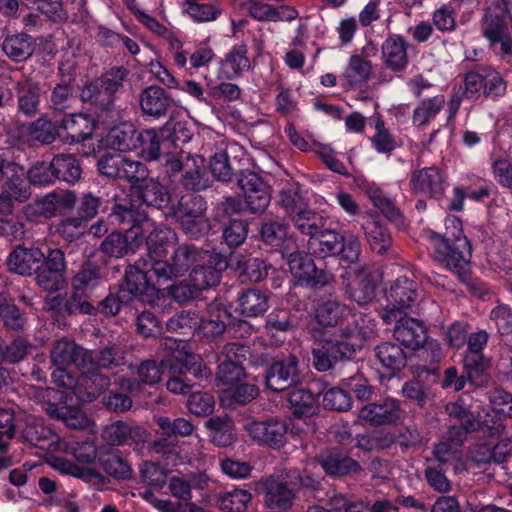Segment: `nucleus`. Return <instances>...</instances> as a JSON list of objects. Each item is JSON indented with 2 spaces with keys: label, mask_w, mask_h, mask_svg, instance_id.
Instances as JSON below:
<instances>
[{
  "label": "nucleus",
  "mask_w": 512,
  "mask_h": 512,
  "mask_svg": "<svg viewBox=\"0 0 512 512\" xmlns=\"http://www.w3.org/2000/svg\"><path fill=\"white\" fill-rule=\"evenodd\" d=\"M344 340L335 332L318 347L312 350L313 366L320 372L330 370L336 361L350 359L354 355H344Z\"/></svg>",
  "instance_id": "19"
},
{
  "label": "nucleus",
  "mask_w": 512,
  "mask_h": 512,
  "mask_svg": "<svg viewBox=\"0 0 512 512\" xmlns=\"http://www.w3.org/2000/svg\"><path fill=\"white\" fill-rule=\"evenodd\" d=\"M299 379L298 359L289 356L272 363L266 372L265 384L271 391L279 392L297 383Z\"/></svg>",
  "instance_id": "18"
},
{
  "label": "nucleus",
  "mask_w": 512,
  "mask_h": 512,
  "mask_svg": "<svg viewBox=\"0 0 512 512\" xmlns=\"http://www.w3.org/2000/svg\"><path fill=\"white\" fill-rule=\"evenodd\" d=\"M19 110L25 115H34L40 103V87L32 80H24L17 84Z\"/></svg>",
  "instance_id": "48"
},
{
  "label": "nucleus",
  "mask_w": 512,
  "mask_h": 512,
  "mask_svg": "<svg viewBox=\"0 0 512 512\" xmlns=\"http://www.w3.org/2000/svg\"><path fill=\"white\" fill-rule=\"evenodd\" d=\"M340 240L341 235L335 230L322 228L319 233L310 237L308 248L316 257L326 258L339 254Z\"/></svg>",
  "instance_id": "39"
},
{
  "label": "nucleus",
  "mask_w": 512,
  "mask_h": 512,
  "mask_svg": "<svg viewBox=\"0 0 512 512\" xmlns=\"http://www.w3.org/2000/svg\"><path fill=\"white\" fill-rule=\"evenodd\" d=\"M171 358L162 360L159 364L155 361L148 360L140 364L137 369V374L140 381L132 378L122 377L119 381V386L129 391L130 393H137L141 390V383L153 385L158 383L163 373L167 370Z\"/></svg>",
  "instance_id": "24"
},
{
  "label": "nucleus",
  "mask_w": 512,
  "mask_h": 512,
  "mask_svg": "<svg viewBox=\"0 0 512 512\" xmlns=\"http://www.w3.org/2000/svg\"><path fill=\"white\" fill-rule=\"evenodd\" d=\"M84 354H87V350L70 339L62 338L54 342L50 351V358L52 364L56 367H68L75 364L80 370V364L84 362Z\"/></svg>",
  "instance_id": "31"
},
{
  "label": "nucleus",
  "mask_w": 512,
  "mask_h": 512,
  "mask_svg": "<svg viewBox=\"0 0 512 512\" xmlns=\"http://www.w3.org/2000/svg\"><path fill=\"white\" fill-rule=\"evenodd\" d=\"M83 359L80 372L83 378H88L91 382L88 400H93L110 383L108 377L99 374L100 369H114L126 364L125 351L116 344H110L96 352L87 350Z\"/></svg>",
  "instance_id": "6"
},
{
  "label": "nucleus",
  "mask_w": 512,
  "mask_h": 512,
  "mask_svg": "<svg viewBox=\"0 0 512 512\" xmlns=\"http://www.w3.org/2000/svg\"><path fill=\"white\" fill-rule=\"evenodd\" d=\"M349 280L348 291L350 297L359 305H364L374 298L375 286L364 270L349 268L346 271Z\"/></svg>",
  "instance_id": "35"
},
{
  "label": "nucleus",
  "mask_w": 512,
  "mask_h": 512,
  "mask_svg": "<svg viewBox=\"0 0 512 512\" xmlns=\"http://www.w3.org/2000/svg\"><path fill=\"white\" fill-rule=\"evenodd\" d=\"M205 426L208 429L209 436L214 444L227 447L234 442V426L229 417H211L206 421Z\"/></svg>",
  "instance_id": "44"
},
{
  "label": "nucleus",
  "mask_w": 512,
  "mask_h": 512,
  "mask_svg": "<svg viewBox=\"0 0 512 512\" xmlns=\"http://www.w3.org/2000/svg\"><path fill=\"white\" fill-rule=\"evenodd\" d=\"M459 8L457 0H451L433 13V24L441 32H451L456 26V11Z\"/></svg>",
  "instance_id": "64"
},
{
  "label": "nucleus",
  "mask_w": 512,
  "mask_h": 512,
  "mask_svg": "<svg viewBox=\"0 0 512 512\" xmlns=\"http://www.w3.org/2000/svg\"><path fill=\"white\" fill-rule=\"evenodd\" d=\"M395 321L394 337L404 346L416 350L427 342L426 328L418 319L401 315Z\"/></svg>",
  "instance_id": "25"
},
{
  "label": "nucleus",
  "mask_w": 512,
  "mask_h": 512,
  "mask_svg": "<svg viewBox=\"0 0 512 512\" xmlns=\"http://www.w3.org/2000/svg\"><path fill=\"white\" fill-rule=\"evenodd\" d=\"M387 305L382 313L385 323H391L407 313L433 317L438 312V304L430 299L419 300L418 284L406 277L397 278L386 291Z\"/></svg>",
  "instance_id": "1"
},
{
  "label": "nucleus",
  "mask_w": 512,
  "mask_h": 512,
  "mask_svg": "<svg viewBox=\"0 0 512 512\" xmlns=\"http://www.w3.org/2000/svg\"><path fill=\"white\" fill-rule=\"evenodd\" d=\"M410 189L415 194L431 197L440 196L444 192V178L439 169L426 167L412 172Z\"/></svg>",
  "instance_id": "26"
},
{
  "label": "nucleus",
  "mask_w": 512,
  "mask_h": 512,
  "mask_svg": "<svg viewBox=\"0 0 512 512\" xmlns=\"http://www.w3.org/2000/svg\"><path fill=\"white\" fill-rule=\"evenodd\" d=\"M43 398L47 399L42 404V409L51 417L61 419L66 426L73 429L85 430L90 434H95L97 429L95 423L79 408L58 405L52 403L50 399H61L62 393L47 388L43 391Z\"/></svg>",
  "instance_id": "10"
},
{
  "label": "nucleus",
  "mask_w": 512,
  "mask_h": 512,
  "mask_svg": "<svg viewBox=\"0 0 512 512\" xmlns=\"http://www.w3.org/2000/svg\"><path fill=\"white\" fill-rule=\"evenodd\" d=\"M76 196L72 192L60 195L55 192L48 193L24 207V215L30 221H40L56 216L61 206L72 207Z\"/></svg>",
  "instance_id": "17"
},
{
  "label": "nucleus",
  "mask_w": 512,
  "mask_h": 512,
  "mask_svg": "<svg viewBox=\"0 0 512 512\" xmlns=\"http://www.w3.org/2000/svg\"><path fill=\"white\" fill-rule=\"evenodd\" d=\"M403 418V411L398 401L385 399L382 403H373L363 407L359 419L373 425L395 424Z\"/></svg>",
  "instance_id": "23"
},
{
  "label": "nucleus",
  "mask_w": 512,
  "mask_h": 512,
  "mask_svg": "<svg viewBox=\"0 0 512 512\" xmlns=\"http://www.w3.org/2000/svg\"><path fill=\"white\" fill-rule=\"evenodd\" d=\"M317 468L316 462L306 465L304 474L293 469L287 472L282 481L270 479L266 483L265 502L270 509L287 510L291 507L296 493V487L316 488L319 484V476L312 474Z\"/></svg>",
  "instance_id": "5"
},
{
  "label": "nucleus",
  "mask_w": 512,
  "mask_h": 512,
  "mask_svg": "<svg viewBox=\"0 0 512 512\" xmlns=\"http://www.w3.org/2000/svg\"><path fill=\"white\" fill-rule=\"evenodd\" d=\"M363 229L371 249L379 254L384 253L391 245L390 233L375 219L364 223Z\"/></svg>",
  "instance_id": "54"
},
{
  "label": "nucleus",
  "mask_w": 512,
  "mask_h": 512,
  "mask_svg": "<svg viewBox=\"0 0 512 512\" xmlns=\"http://www.w3.org/2000/svg\"><path fill=\"white\" fill-rule=\"evenodd\" d=\"M58 452L71 454L82 463H91L96 458V446L91 440L70 442L62 439Z\"/></svg>",
  "instance_id": "63"
},
{
  "label": "nucleus",
  "mask_w": 512,
  "mask_h": 512,
  "mask_svg": "<svg viewBox=\"0 0 512 512\" xmlns=\"http://www.w3.org/2000/svg\"><path fill=\"white\" fill-rule=\"evenodd\" d=\"M375 351L379 362L391 374L400 371L406 365V354L403 349L395 343H382L376 347Z\"/></svg>",
  "instance_id": "45"
},
{
  "label": "nucleus",
  "mask_w": 512,
  "mask_h": 512,
  "mask_svg": "<svg viewBox=\"0 0 512 512\" xmlns=\"http://www.w3.org/2000/svg\"><path fill=\"white\" fill-rule=\"evenodd\" d=\"M24 438L31 445L47 452H58L62 441L51 428L39 420L27 425L24 430Z\"/></svg>",
  "instance_id": "33"
},
{
  "label": "nucleus",
  "mask_w": 512,
  "mask_h": 512,
  "mask_svg": "<svg viewBox=\"0 0 512 512\" xmlns=\"http://www.w3.org/2000/svg\"><path fill=\"white\" fill-rule=\"evenodd\" d=\"M15 200L10 194H0V236L8 237L9 239H19L24 235V226L21 222L8 221L4 218L10 215L13 211V203Z\"/></svg>",
  "instance_id": "47"
},
{
  "label": "nucleus",
  "mask_w": 512,
  "mask_h": 512,
  "mask_svg": "<svg viewBox=\"0 0 512 512\" xmlns=\"http://www.w3.org/2000/svg\"><path fill=\"white\" fill-rule=\"evenodd\" d=\"M57 179L67 183H75L81 176V167L78 160L71 154H60L52 159Z\"/></svg>",
  "instance_id": "53"
},
{
  "label": "nucleus",
  "mask_w": 512,
  "mask_h": 512,
  "mask_svg": "<svg viewBox=\"0 0 512 512\" xmlns=\"http://www.w3.org/2000/svg\"><path fill=\"white\" fill-rule=\"evenodd\" d=\"M2 49L11 60L20 62L33 54L34 46L29 35L20 33L7 36L3 41Z\"/></svg>",
  "instance_id": "43"
},
{
  "label": "nucleus",
  "mask_w": 512,
  "mask_h": 512,
  "mask_svg": "<svg viewBox=\"0 0 512 512\" xmlns=\"http://www.w3.org/2000/svg\"><path fill=\"white\" fill-rule=\"evenodd\" d=\"M424 235L433 244L437 261L458 275L466 271L469 265L470 244L467 248H458L456 243L442 241L441 236L430 229L425 230Z\"/></svg>",
  "instance_id": "12"
},
{
  "label": "nucleus",
  "mask_w": 512,
  "mask_h": 512,
  "mask_svg": "<svg viewBox=\"0 0 512 512\" xmlns=\"http://www.w3.org/2000/svg\"><path fill=\"white\" fill-rule=\"evenodd\" d=\"M161 347L171 357L167 368L170 378L166 383L167 389L174 394H184L190 389L182 378L178 376L191 372L196 378L209 375L207 366L200 355L192 352L190 344L185 340L165 338Z\"/></svg>",
  "instance_id": "3"
},
{
  "label": "nucleus",
  "mask_w": 512,
  "mask_h": 512,
  "mask_svg": "<svg viewBox=\"0 0 512 512\" xmlns=\"http://www.w3.org/2000/svg\"><path fill=\"white\" fill-rule=\"evenodd\" d=\"M45 259L44 252L39 248L19 246L10 253L8 266L19 275H31L43 265Z\"/></svg>",
  "instance_id": "27"
},
{
  "label": "nucleus",
  "mask_w": 512,
  "mask_h": 512,
  "mask_svg": "<svg viewBox=\"0 0 512 512\" xmlns=\"http://www.w3.org/2000/svg\"><path fill=\"white\" fill-rule=\"evenodd\" d=\"M204 158L200 155H194L185 162V172L183 176V185L190 190L200 191L208 187V181L204 178Z\"/></svg>",
  "instance_id": "51"
},
{
  "label": "nucleus",
  "mask_w": 512,
  "mask_h": 512,
  "mask_svg": "<svg viewBox=\"0 0 512 512\" xmlns=\"http://www.w3.org/2000/svg\"><path fill=\"white\" fill-rule=\"evenodd\" d=\"M132 195L147 206L161 208L169 201V195L164 187L154 179L146 178L132 187Z\"/></svg>",
  "instance_id": "38"
},
{
  "label": "nucleus",
  "mask_w": 512,
  "mask_h": 512,
  "mask_svg": "<svg viewBox=\"0 0 512 512\" xmlns=\"http://www.w3.org/2000/svg\"><path fill=\"white\" fill-rule=\"evenodd\" d=\"M245 430L254 441L279 449L286 442L288 426L285 420L272 418L248 422Z\"/></svg>",
  "instance_id": "16"
},
{
  "label": "nucleus",
  "mask_w": 512,
  "mask_h": 512,
  "mask_svg": "<svg viewBox=\"0 0 512 512\" xmlns=\"http://www.w3.org/2000/svg\"><path fill=\"white\" fill-rule=\"evenodd\" d=\"M138 154L145 160H155L160 155L161 135L154 129L138 132L136 136Z\"/></svg>",
  "instance_id": "57"
},
{
  "label": "nucleus",
  "mask_w": 512,
  "mask_h": 512,
  "mask_svg": "<svg viewBox=\"0 0 512 512\" xmlns=\"http://www.w3.org/2000/svg\"><path fill=\"white\" fill-rule=\"evenodd\" d=\"M287 263L294 279L298 284L304 285L311 275L315 272L313 260L302 252H292L287 257Z\"/></svg>",
  "instance_id": "56"
},
{
  "label": "nucleus",
  "mask_w": 512,
  "mask_h": 512,
  "mask_svg": "<svg viewBox=\"0 0 512 512\" xmlns=\"http://www.w3.org/2000/svg\"><path fill=\"white\" fill-rule=\"evenodd\" d=\"M67 367H56L52 374V381L55 385L58 387L65 388L67 390H70L72 394L77 396L81 400H88V396L84 398L82 396L81 387L86 385L88 386L89 379L83 378V375L81 376V379H76L70 372L67 371Z\"/></svg>",
  "instance_id": "59"
},
{
  "label": "nucleus",
  "mask_w": 512,
  "mask_h": 512,
  "mask_svg": "<svg viewBox=\"0 0 512 512\" xmlns=\"http://www.w3.org/2000/svg\"><path fill=\"white\" fill-rule=\"evenodd\" d=\"M138 132L130 123H122L109 130L100 141L99 148H110L119 151H131L137 148L136 136Z\"/></svg>",
  "instance_id": "34"
},
{
  "label": "nucleus",
  "mask_w": 512,
  "mask_h": 512,
  "mask_svg": "<svg viewBox=\"0 0 512 512\" xmlns=\"http://www.w3.org/2000/svg\"><path fill=\"white\" fill-rule=\"evenodd\" d=\"M465 438V429H449L447 441L438 443L434 448L435 458L442 463L457 459Z\"/></svg>",
  "instance_id": "46"
},
{
  "label": "nucleus",
  "mask_w": 512,
  "mask_h": 512,
  "mask_svg": "<svg viewBox=\"0 0 512 512\" xmlns=\"http://www.w3.org/2000/svg\"><path fill=\"white\" fill-rule=\"evenodd\" d=\"M350 315V309L335 300H327L318 305L315 318L322 326H334Z\"/></svg>",
  "instance_id": "50"
},
{
  "label": "nucleus",
  "mask_w": 512,
  "mask_h": 512,
  "mask_svg": "<svg viewBox=\"0 0 512 512\" xmlns=\"http://www.w3.org/2000/svg\"><path fill=\"white\" fill-rule=\"evenodd\" d=\"M239 309L243 316L257 317L268 309L266 294L258 289H248L238 299Z\"/></svg>",
  "instance_id": "49"
},
{
  "label": "nucleus",
  "mask_w": 512,
  "mask_h": 512,
  "mask_svg": "<svg viewBox=\"0 0 512 512\" xmlns=\"http://www.w3.org/2000/svg\"><path fill=\"white\" fill-rule=\"evenodd\" d=\"M0 187L18 202L26 201L31 195L25 169L4 156H0Z\"/></svg>",
  "instance_id": "15"
},
{
  "label": "nucleus",
  "mask_w": 512,
  "mask_h": 512,
  "mask_svg": "<svg viewBox=\"0 0 512 512\" xmlns=\"http://www.w3.org/2000/svg\"><path fill=\"white\" fill-rule=\"evenodd\" d=\"M113 214L119 222L130 223L131 227L126 234L110 233L101 243V251L106 255L120 258L142 243L144 233L152 227V223L144 211L135 209L132 204L116 205Z\"/></svg>",
  "instance_id": "2"
},
{
  "label": "nucleus",
  "mask_w": 512,
  "mask_h": 512,
  "mask_svg": "<svg viewBox=\"0 0 512 512\" xmlns=\"http://www.w3.org/2000/svg\"><path fill=\"white\" fill-rule=\"evenodd\" d=\"M446 104V98L443 94H438L433 97L424 98L416 105L412 123L416 127L428 125L433 121Z\"/></svg>",
  "instance_id": "42"
},
{
  "label": "nucleus",
  "mask_w": 512,
  "mask_h": 512,
  "mask_svg": "<svg viewBox=\"0 0 512 512\" xmlns=\"http://www.w3.org/2000/svg\"><path fill=\"white\" fill-rule=\"evenodd\" d=\"M205 210L206 203L201 196L188 193L181 197L175 216L187 235L199 237L209 230L210 225L205 218Z\"/></svg>",
  "instance_id": "8"
},
{
  "label": "nucleus",
  "mask_w": 512,
  "mask_h": 512,
  "mask_svg": "<svg viewBox=\"0 0 512 512\" xmlns=\"http://www.w3.org/2000/svg\"><path fill=\"white\" fill-rule=\"evenodd\" d=\"M288 402L293 414L298 416H312L319 409L316 396L302 388L291 391Z\"/></svg>",
  "instance_id": "52"
},
{
  "label": "nucleus",
  "mask_w": 512,
  "mask_h": 512,
  "mask_svg": "<svg viewBox=\"0 0 512 512\" xmlns=\"http://www.w3.org/2000/svg\"><path fill=\"white\" fill-rule=\"evenodd\" d=\"M250 67V61L247 57V47L243 44L233 46L221 60L218 71V78L232 80L238 78L244 71Z\"/></svg>",
  "instance_id": "32"
},
{
  "label": "nucleus",
  "mask_w": 512,
  "mask_h": 512,
  "mask_svg": "<svg viewBox=\"0 0 512 512\" xmlns=\"http://www.w3.org/2000/svg\"><path fill=\"white\" fill-rule=\"evenodd\" d=\"M60 127L68 132L67 142L78 143L85 141L92 135L94 120L83 113L69 114L63 117Z\"/></svg>",
  "instance_id": "37"
},
{
  "label": "nucleus",
  "mask_w": 512,
  "mask_h": 512,
  "mask_svg": "<svg viewBox=\"0 0 512 512\" xmlns=\"http://www.w3.org/2000/svg\"><path fill=\"white\" fill-rule=\"evenodd\" d=\"M408 43L400 35L389 36L382 44V60L393 72H402L408 65Z\"/></svg>",
  "instance_id": "30"
},
{
  "label": "nucleus",
  "mask_w": 512,
  "mask_h": 512,
  "mask_svg": "<svg viewBox=\"0 0 512 512\" xmlns=\"http://www.w3.org/2000/svg\"><path fill=\"white\" fill-rule=\"evenodd\" d=\"M26 135L30 140L38 141L43 144L52 143L59 135L58 127L50 120L39 118L27 126Z\"/></svg>",
  "instance_id": "60"
},
{
  "label": "nucleus",
  "mask_w": 512,
  "mask_h": 512,
  "mask_svg": "<svg viewBox=\"0 0 512 512\" xmlns=\"http://www.w3.org/2000/svg\"><path fill=\"white\" fill-rule=\"evenodd\" d=\"M291 221L302 234L310 237L319 233L326 223V219L322 215L305 207L298 209Z\"/></svg>",
  "instance_id": "55"
},
{
  "label": "nucleus",
  "mask_w": 512,
  "mask_h": 512,
  "mask_svg": "<svg viewBox=\"0 0 512 512\" xmlns=\"http://www.w3.org/2000/svg\"><path fill=\"white\" fill-rule=\"evenodd\" d=\"M503 414L496 412L492 407L490 409H482L478 412L475 421V429H482L490 436H498L505 430Z\"/></svg>",
  "instance_id": "58"
},
{
  "label": "nucleus",
  "mask_w": 512,
  "mask_h": 512,
  "mask_svg": "<svg viewBox=\"0 0 512 512\" xmlns=\"http://www.w3.org/2000/svg\"><path fill=\"white\" fill-rule=\"evenodd\" d=\"M258 395L259 389L255 384L242 383L225 388L219 399L223 407L234 408L251 402Z\"/></svg>",
  "instance_id": "41"
},
{
  "label": "nucleus",
  "mask_w": 512,
  "mask_h": 512,
  "mask_svg": "<svg viewBox=\"0 0 512 512\" xmlns=\"http://www.w3.org/2000/svg\"><path fill=\"white\" fill-rule=\"evenodd\" d=\"M208 481L209 478L203 473L191 474L188 478L172 476L168 481V489L174 498L185 503L159 499L150 491H145L143 497L160 512H210L190 501L192 489L203 490L207 487Z\"/></svg>",
  "instance_id": "4"
},
{
  "label": "nucleus",
  "mask_w": 512,
  "mask_h": 512,
  "mask_svg": "<svg viewBox=\"0 0 512 512\" xmlns=\"http://www.w3.org/2000/svg\"><path fill=\"white\" fill-rule=\"evenodd\" d=\"M206 252V259L209 265H196L190 273V282L199 291L215 286L219 283L221 272L226 269L227 261L220 254Z\"/></svg>",
  "instance_id": "20"
},
{
  "label": "nucleus",
  "mask_w": 512,
  "mask_h": 512,
  "mask_svg": "<svg viewBox=\"0 0 512 512\" xmlns=\"http://www.w3.org/2000/svg\"><path fill=\"white\" fill-rule=\"evenodd\" d=\"M153 451L170 460L173 466L193 465L199 458L198 451L188 452L185 448H179L173 440L168 438L159 439L153 444Z\"/></svg>",
  "instance_id": "40"
},
{
  "label": "nucleus",
  "mask_w": 512,
  "mask_h": 512,
  "mask_svg": "<svg viewBox=\"0 0 512 512\" xmlns=\"http://www.w3.org/2000/svg\"><path fill=\"white\" fill-rule=\"evenodd\" d=\"M139 103L145 115L160 118L172 107L173 100L163 88L152 85L142 90Z\"/></svg>",
  "instance_id": "29"
},
{
  "label": "nucleus",
  "mask_w": 512,
  "mask_h": 512,
  "mask_svg": "<svg viewBox=\"0 0 512 512\" xmlns=\"http://www.w3.org/2000/svg\"><path fill=\"white\" fill-rule=\"evenodd\" d=\"M128 73L124 67L108 69L81 89V99L100 109H110L115 103L116 95L124 88Z\"/></svg>",
  "instance_id": "7"
},
{
  "label": "nucleus",
  "mask_w": 512,
  "mask_h": 512,
  "mask_svg": "<svg viewBox=\"0 0 512 512\" xmlns=\"http://www.w3.org/2000/svg\"><path fill=\"white\" fill-rule=\"evenodd\" d=\"M320 465L326 474L333 476H344L359 468L358 463L352 458L337 454L323 458Z\"/></svg>",
  "instance_id": "62"
},
{
  "label": "nucleus",
  "mask_w": 512,
  "mask_h": 512,
  "mask_svg": "<svg viewBox=\"0 0 512 512\" xmlns=\"http://www.w3.org/2000/svg\"><path fill=\"white\" fill-rule=\"evenodd\" d=\"M152 227L144 233L147 236V258L150 259V265L154 262L162 261L167 257L168 250L177 242L176 233L169 227H156L149 218Z\"/></svg>",
  "instance_id": "22"
},
{
  "label": "nucleus",
  "mask_w": 512,
  "mask_h": 512,
  "mask_svg": "<svg viewBox=\"0 0 512 512\" xmlns=\"http://www.w3.org/2000/svg\"><path fill=\"white\" fill-rule=\"evenodd\" d=\"M205 259V251H199L193 245L185 244L174 250L171 262L165 259L154 262L152 271L157 282H167L184 275L191 265Z\"/></svg>",
  "instance_id": "9"
},
{
  "label": "nucleus",
  "mask_w": 512,
  "mask_h": 512,
  "mask_svg": "<svg viewBox=\"0 0 512 512\" xmlns=\"http://www.w3.org/2000/svg\"><path fill=\"white\" fill-rule=\"evenodd\" d=\"M370 74V62L360 55H352L339 81L343 88L354 89L366 82Z\"/></svg>",
  "instance_id": "36"
},
{
  "label": "nucleus",
  "mask_w": 512,
  "mask_h": 512,
  "mask_svg": "<svg viewBox=\"0 0 512 512\" xmlns=\"http://www.w3.org/2000/svg\"><path fill=\"white\" fill-rule=\"evenodd\" d=\"M146 431L139 426H132L123 421L107 425L102 431V438L110 445L121 446L139 443L146 439Z\"/></svg>",
  "instance_id": "28"
},
{
  "label": "nucleus",
  "mask_w": 512,
  "mask_h": 512,
  "mask_svg": "<svg viewBox=\"0 0 512 512\" xmlns=\"http://www.w3.org/2000/svg\"><path fill=\"white\" fill-rule=\"evenodd\" d=\"M251 499L252 495L249 491L235 488L221 494L218 498V505L228 512H244Z\"/></svg>",
  "instance_id": "61"
},
{
  "label": "nucleus",
  "mask_w": 512,
  "mask_h": 512,
  "mask_svg": "<svg viewBox=\"0 0 512 512\" xmlns=\"http://www.w3.org/2000/svg\"><path fill=\"white\" fill-rule=\"evenodd\" d=\"M352 322H347L346 326L341 323L337 330L339 337L344 342V355H354L357 349H360L366 340L376 335V323L368 315H352Z\"/></svg>",
  "instance_id": "13"
},
{
  "label": "nucleus",
  "mask_w": 512,
  "mask_h": 512,
  "mask_svg": "<svg viewBox=\"0 0 512 512\" xmlns=\"http://www.w3.org/2000/svg\"><path fill=\"white\" fill-rule=\"evenodd\" d=\"M66 262L60 249H50L43 265L36 271V283L49 293L60 291L66 287L64 272Z\"/></svg>",
  "instance_id": "14"
},
{
  "label": "nucleus",
  "mask_w": 512,
  "mask_h": 512,
  "mask_svg": "<svg viewBox=\"0 0 512 512\" xmlns=\"http://www.w3.org/2000/svg\"><path fill=\"white\" fill-rule=\"evenodd\" d=\"M155 278L150 265L149 258L138 260L134 265L129 266L125 272V287L132 295H143L155 291Z\"/></svg>",
  "instance_id": "21"
},
{
  "label": "nucleus",
  "mask_w": 512,
  "mask_h": 512,
  "mask_svg": "<svg viewBox=\"0 0 512 512\" xmlns=\"http://www.w3.org/2000/svg\"><path fill=\"white\" fill-rule=\"evenodd\" d=\"M483 35L491 49L502 56L511 55L512 35L500 8H488L483 18Z\"/></svg>",
  "instance_id": "11"
}]
</instances>
